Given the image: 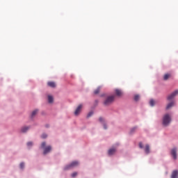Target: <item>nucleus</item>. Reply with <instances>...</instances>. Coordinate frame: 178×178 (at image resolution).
I'll use <instances>...</instances> for the list:
<instances>
[{
	"label": "nucleus",
	"instance_id": "1",
	"mask_svg": "<svg viewBox=\"0 0 178 178\" xmlns=\"http://www.w3.org/2000/svg\"><path fill=\"white\" fill-rule=\"evenodd\" d=\"M170 122H172L170 115L165 114L163 117V125L166 127L168 124H170Z\"/></svg>",
	"mask_w": 178,
	"mask_h": 178
},
{
	"label": "nucleus",
	"instance_id": "2",
	"mask_svg": "<svg viewBox=\"0 0 178 178\" xmlns=\"http://www.w3.org/2000/svg\"><path fill=\"white\" fill-rule=\"evenodd\" d=\"M113 101H115V96H108L104 101V105L105 106H109V105H111L113 103Z\"/></svg>",
	"mask_w": 178,
	"mask_h": 178
},
{
	"label": "nucleus",
	"instance_id": "3",
	"mask_svg": "<svg viewBox=\"0 0 178 178\" xmlns=\"http://www.w3.org/2000/svg\"><path fill=\"white\" fill-rule=\"evenodd\" d=\"M45 145H47V143H45V142L42 143L41 148H44V155H47V154L51 152V150L52 149V147L51 146H47L45 147Z\"/></svg>",
	"mask_w": 178,
	"mask_h": 178
},
{
	"label": "nucleus",
	"instance_id": "4",
	"mask_svg": "<svg viewBox=\"0 0 178 178\" xmlns=\"http://www.w3.org/2000/svg\"><path fill=\"white\" fill-rule=\"evenodd\" d=\"M79 161H73L68 165L65 167V170H69V169H73V168H76V166H78Z\"/></svg>",
	"mask_w": 178,
	"mask_h": 178
},
{
	"label": "nucleus",
	"instance_id": "5",
	"mask_svg": "<svg viewBox=\"0 0 178 178\" xmlns=\"http://www.w3.org/2000/svg\"><path fill=\"white\" fill-rule=\"evenodd\" d=\"M171 156H172L173 159H177V148L174 147L170 151Z\"/></svg>",
	"mask_w": 178,
	"mask_h": 178
},
{
	"label": "nucleus",
	"instance_id": "6",
	"mask_svg": "<svg viewBox=\"0 0 178 178\" xmlns=\"http://www.w3.org/2000/svg\"><path fill=\"white\" fill-rule=\"evenodd\" d=\"M178 95V90H175L172 94H170L168 97L167 99L168 101H172L175 97H177Z\"/></svg>",
	"mask_w": 178,
	"mask_h": 178
},
{
	"label": "nucleus",
	"instance_id": "7",
	"mask_svg": "<svg viewBox=\"0 0 178 178\" xmlns=\"http://www.w3.org/2000/svg\"><path fill=\"white\" fill-rule=\"evenodd\" d=\"M82 108H83V105L80 104L78 106V107L76 108V109L74 111L75 116H79V115L80 114V112H81Z\"/></svg>",
	"mask_w": 178,
	"mask_h": 178
},
{
	"label": "nucleus",
	"instance_id": "8",
	"mask_svg": "<svg viewBox=\"0 0 178 178\" xmlns=\"http://www.w3.org/2000/svg\"><path fill=\"white\" fill-rule=\"evenodd\" d=\"M115 153H116V149H115V148H111L108 152V154L110 156L115 155Z\"/></svg>",
	"mask_w": 178,
	"mask_h": 178
},
{
	"label": "nucleus",
	"instance_id": "9",
	"mask_svg": "<svg viewBox=\"0 0 178 178\" xmlns=\"http://www.w3.org/2000/svg\"><path fill=\"white\" fill-rule=\"evenodd\" d=\"M47 86H49V87H51V88H55L56 87V84H55V82L52 81L48 82Z\"/></svg>",
	"mask_w": 178,
	"mask_h": 178
},
{
	"label": "nucleus",
	"instance_id": "10",
	"mask_svg": "<svg viewBox=\"0 0 178 178\" xmlns=\"http://www.w3.org/2000/svg\"><path fill=\"white\" fill-rule=\"evenodd\" d=\"M115 95H117V97H122V95H123V92H122V90H120L119 89H116Z\"/></svg>",
	"mask_w": 178,
	"mask_h": 178
},
{
	"label": "nucleus",
	"instance_id": "11",
	"mask_svg": "<svg viewBox=\"0 0 178 178\" xmlns=\"http://www.w3.org/2000/svg\"><path fill=\"white\" fill-rule=\"evenodd\" d=\"M178 170H174L172 173L171 178H177Z\"/></svg>",
	"mask_w": 178,
	"mask_h": 178
},
{
	"label": "nucleus",
	"instance_id": "12",
	"mask_svg": "<svg viewBox=\"0 0 178 178\" xmlns=\"http://www.w3.org/2000/svg\"><path fill=\"white\" fill-rule=\"evenodd\" d=\"M30 129V127H24L21 129L22 133H26L27 131Z\"/></svg>",
	"mask_w": 178,
	"mask_h": 178
},
{
	"label": "nucleus",
	"instance_id": "13",
	"mask_svg": "<svg viewBox=\"0 0 178 178\" xmlns=\"http://www.w3.org/2000/svg\"><path fill=\"white\" fill-rule=\"evenodd\" d=\"M48 102L49 104H52L54 102V97L51 95L48 96Z\"/></svg>",
	"mask_w": 178,
	"mask_h": 178
},
{
	"label": "nucleus",
	"instance_id": "14",
	"mask_svg": "<svg viewBox=\"0 0 178 178\" xmlns=\"http://www.w3.org/2000/svg\"><path fill=\"white\" fill-rule=\"evenodd\" d=\"M175 105V102H172L170 103H169L167 106H166V109H170V108H172V106H174Z\"/></svg>",
	"mask_w": 178,
	"mask_h": 178
},
{
	"label": "nucleus",
	"instance_id": "15",
	"mask_svg": "<svg viewBox=\"0 0 178 178\" xmlns=\"http://www.w3.org/2000/svg\"><path fill=\"white\" fill-rule=\"evenodd\" d=\"M170 77V74H165L163 76V80L165 81L168 80Z\"/></svg>",
	"mask_w": 178,
	"mask_h": 178
},
{
	"label": "nucleus",
	"instance_id": "16",
	"mask_svg": "<svg viewBox=\"0 0 178 178\" xmlns=\"http://www.w3.org/2000/svg\"><path fill=\"white\" fill-rule=\"evenodd\" d=\"M145 154H149V145H147L145 146Z\"/></svg>",
	"mask_w": 178,
	"mask_h": 178
},
{
	"label": "nucleus",
	"instance_id": "17",
	"mask_svg": "<svg viewBox=\"0 0 178 178\" xmlns=\"http://www.w3.org/2000/svg\"><path fill=\"white\" fill-rule=\"evenodd\" d=\"M37 113H38V110H35L32 112L31 113V118H34V116H35V115H37Z\"/></svg>",
	"mask_w": 178,
	"mask_h": 178
},
{
	"label": "nucleus",
	"instance_id": "18",
	"mask_svg": "<svg viewBox=\"0 0 178 178\" xmlns=\"http://www.w3.org/2000/svg\"><path fill=\"white\" fill-rule=\"evenodd\" d=\"M100 90H101V87L97 88L94 91V94H95V95L99 94Z\"/></svg>",
	"mask_w": 178,
	"mask_h": 178
},
{
	"label": "nucleus",
	"instance_id": "19",
	"mask_svg": "<svg viewBox=\"0 0 178 178\" xmlns=\"http://www.w3.org/2000/svg\"><path fill=\"white\" fill-rule=\"evenodd\" d=\"M149 104L151 106H154L155 105V101H154V99H151L149 102Z\"/></svg>",
	"mask_w": 178,
	"mask_h": 178
},
{
	"label": "nucleus",
	"instance_id": "20",
	"mask_svg": "<svg viewBox=\"0 0 178 178\" xmlns=\"http://www.w3.org/2000/svg\"><path fill=\"white\" fill-rule=\"evenodd\" d=\"M138 99H140V95H136L134 96V100H135V101H138Z\"/></svg>",
	"mask_w": 178,
	"mask_h": 178
},
{
	"label": "nucleus",
	"instance_id": "21",
	"mask_svg": "<svg viewBox=\"0 0 178 178\" xmlns=\"http://www.w3.org/2000/svg\"><path fill=\"white\" fill-rule=\"evenodd\" d=\"M20 169H24V163H21L19 165Z\"/></svg>",
	"mask_w": 178,
	"mask_h": 178
},
{
	"label": "nucleus",
	"instance_id": "22",
	"mask_svg": "<svg viewBox=\"0 0 178 178\" xmlns=\"http://www.w3.org/2000/svg\"><path fill=\"white\" fill-rule=\"evenodd\" d=\"M47 137H48V136L47 135V134H43L41 136V138H47Z\"/></svg>",
	"mask_w": 178,
	"mask_h": 178
},
{
	"label": "nucleus",
	"instance_id": "23",
	"mask_svg": "<svg viewBox=\"0 0 178 178\" xmlns=\"http://www.w3.org/2000/svg\"><path fill=\"white\" fill-rule=\"evenodd\" d=\"M27 146H28V147H31V146H33V142H28V143H27Z\"/></svg>",
	"mask_w": 178,
	"mask_h": 178
},
{
	"label": "nucleus",
	"instance_id": "24",
	"mask_svg": "<svg viewBox=\"0 0 178 178\" xmlns=\"http://www.w3.org/2000/svg\"><path fill=\"white\" fill-rule=\"evenodd\" d=\"M77 176V172H74L72 174V177H76Z\"/></svg>",
	"mask_w": 178,
	"mask_h": 178
},
{
	"label": "nucleus",
	"instance_id": "25",
	"mask_svg": "<svg viewBox=\"0 0 178 178\" xmlns=\"http://www.w3.org/2000/svg\"><path fill=\"white\" fill-rule=\"evenodd\" d=\"M91 116H92V112H90L88 114V118H90Z\"/></svg>",
	"mask_w": 178,
	"mask_h": 178
},
{
	"label": "nucleus",
	"instance_id": "26",
	"mask_svg": "<svg viewBox=\"0 0 178 178\" xmlns=\"http://www.w3.org/2000/svg\"><path fill=\"white\" fill-rule=\"evenodd\" d=\"M139 147H140V148H144V146L143 145V143H139Z\"/></svg>",
	"mask_w": 178,
	"mask_h": 178
},
{
	"label": "nucleus",
	"instance_id": "27",
	"mask_svg": "<svg viewBox=\"0 0 178 178\" xmlns=\"http://www.w3.org/2000/svg\"><path fill=\"white\" fill-rule=\"evenodd\" d=\"M137 129V127H134L131 130V132L133 133V131H134V130H136Z\"/></svg>",
	"mask_w": 178,
	"mask_h": 178
},
{
	"label": "nucleus",
	"instance_id": "28",
	"mask_svg": "<svg viewBox=\"0 0 178 178\" xmlns=\"http://www.w3.org/2000/svg\"><path fill=\"white\" fill-rule=\"evenodd\" d=\"M99 122H104V118H99Z\"/></svg>",
	"mask_w": 178,
	"mask_h": 178
},
{
	"label": "nucleus",
	"instance_id": "29",
	"mask_svg": "<svg viewBox=\"0 0 178 178\" xmlns=\"http://www.w3.org/2000/svg\"><path fill=\"white\" fill-rule=\"evenodd\" d=\"M104 129H105V130H106V124H104Z\"/></svg>",
	"mask_w": 178,
	"mask_h": 178
}]
</instances>
